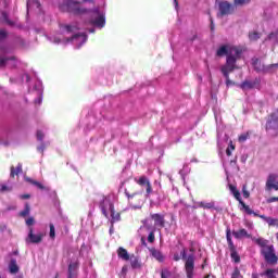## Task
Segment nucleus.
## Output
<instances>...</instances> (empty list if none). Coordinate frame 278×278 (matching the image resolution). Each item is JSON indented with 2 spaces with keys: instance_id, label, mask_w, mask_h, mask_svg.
I'll list each match as a JSON object with an SVG mask.
<instances>
[{
  "instance_id": "1",
  "label": "nucleus",
  "mask_w": 278,
  "mask_h": 278,
  "mask_svg": "<svg viewBox=\"0 0 278 278\" xmlns=\"http://www.w3.org/2000/svg\"><path fill=\"white\" fill-rule=\"evenodd\" d=\"M59 10L61 12H68L70 14H74L75 16H83V14H91L89 20V25H93V27H105V13L101 11L99 8L87 9L81 7L79 1L75 0H63V2L59 5Z\"/></svg>"
},
{
  "instance_id": "2",
  "label": "nucleus",
  "mask_w": 278,
  "mask_h": 278,
  "mask_svg": "<svg viewBox=\"0 0 278 278\" xmlns=\"http://www.w3.org/2000/svg\"><path fill=\"white\" fill-rule=\"evenodd\" d=\"M237 62L238 56H233L232 54H230L227 56L225 65L220 67L222 75L226 79V86H231V84H233V81L229 79V74L238 70V65H236Z\"/></svg>"
},
{
  "instance_id": "3",
  "label": "nucleus",
  "mask_w": 278,
  "mask_h": 278,
  "mask_svg": "<svg viewBox=\"0 0 278 278\" xmlns=\"http://www.w3.org/2000/svg\"><path fill=\"white\" fill-rule=\"evenodd\" d=\"M216 55L217 58H223L226 55V60L227 58H229V55H232V58H237L238 61L242 55V49L238 47H229L228 45H223L217 49Z\"/></svg>"
},
{
  "instance_id": "4",
  "label": "nucleus",
  "mask_w": 278,
  "mask_h": 278,
  "mask_svg": "<svg viewBox=\"0 0 278 278\" xmlns=\"http://www.w3.org/2000/svg\"><path fill=\"white\" fill-rule=\"evenodd\" d=\"M181 260H185V270L188 278L194 277V254L188 255V250L186 248L180 252Z\"/></svg>"
},
{
  "instance_id": "5",
  "label": "nucleus",
  "mask_w": 278,
  "mask_h": 278,
  "mask_svg": "<svg viewBox=\"0 0 278 278\" xmlns=\"http://www.w3.org/2000/svg\"><path fill=\"white\" fill-rule=\"evenodd\" d=\"M226 240L228 244V249L230 251V257L235 262V264H240L241 258L240 254H238V249L236 244H233V239L231 238V228L226 229Z\"/></svg>"
},
{
  "instance_id": "6",
  "label": "nucleus",
  "mask_w": 278,
  "mask_h": 278,
  "mask_svg": "<svg viewBox=\"0 0 278 278\" xmlns=\"http://www.w3.org/2000/svg\"><path fill=\"white\" fill-rule=\"evenodd\" d=\"M261 255H263L266 264H269L270 266H275L278 262V256L275 253V245L269 244L265 249H261Z\"/></svg>"
},
{
  "instance_id": "7",
  "label": "nucleus",
  "mask_w": 278,
  "mask_h": 278,
  "mask_svg": "<svg viewBox=\"0 0 278 278\" xmlns=\"http://www.w3.org/2000/svg\"><path fill=\"white\" fill-rule=\"evenodd\" d=\"M218 10H219V12L217 13L218 17L229 16L233 14V12H236V5H233L229 1H220L218 3Z\"/></svg>"
},
{
  "instance_id": "8",
  "label": "nucleus",
  "mask_w": 278,
  "mask_h": 278,
  "mask_svg": "<svg viewBox=\"0 0 278 278\" xmlns=\"http://www.w3.org/2000/svg\"><path fill=\"white\" fill-rule=\"evenodd\" d=\"M42 238H45L43 232H38L36 235V233H34V228L30 227L28 236L26 238V242H27V244H40V242H42Z\"/></svg>"
},
{
  "instance_id": "9",
  "label": "nucleus",
  "mask_w": 278,
  "mask_h": 278,
  "mask_svg": "<svg viewBox=\"0 0 278 278\" xmlns=\"http://www.w3.org/2000/svg\"><path fill=\"white\" fill-rule=\"evenodd\" d=\"M136 184L138 186L144 187L146 186V194L149 197V194L153 193V187L151 186V180L147 176H140L139 179L135 178Z\"/></svg>"
},
{
  "instance_id": "10",
  "label": "nucleus",
  "mask_w": 278,
  "mask_h": 278,
  "mask_svg": "<svg viewBox=\"0 0 278 278\" xmlns=\"http://www.w3.org/2000/svg\"><path fill=\"white\" fill-rule=\"evenodd\" d=\"M265 190L267 192H271V190L278 191V181H277V175L270 174L267 177L266 184H265Z\"/></svg>"
},
{
  "instance_id": "11",
  "label": "nucleus",
  "mask_w": 278,
  "mask_h": 278,
  "mask_svg": "<svg viewBox=\"0 0 278 278\" xmlns=\"http://www.w3.org/2000/svg\"><path fill=\"white\" fill-rule=\"evenodd\" d=\"M150 218L154 222V227H160L161 229L166 227V219L164 218V215L160 213H151Z\"/></svg>"
},
{
  "instance_id": "12",
  "label": "nucleus",
  "mask_w": 278,
  "mask_h": 278,
  "mask_svg": "<svg viewBox=\"0 0 278 278\" xmlns=\"http://www.w3.org/2000/svg\"><path fill=\"white\" fill-rule=\"evenodd\" d=\"M252 66L256 73L266 74V65L257 58L252 59Z\"/></svg>"
},
{
  "instance_id": "13",
  "label": "nucleus",
  "mask_w": 278,
  "mask_h": 278,
  "mask_svg": "<svg viewBox=\"0 0 278 278\" xmlns=\"http://www.w3.org/2000/svg\"><path fill=\"white\" fill-rule=\"evenodd\" d=\"M232 236L233 238H236V240H242V238H251V235L244 228H241L239 230H233Z\"/></svg>"
},
{
  "instance_id": "14",
  "label": "nucleus",
  "mask_w": 278,
  "mask_h": 278,
  "mask_svg": "<svg viewBox=\"0 0 278 278\" xmlns=\"http://www.w3.org/2000/svg\"><path fill=\"white\" fill-rule=\"evenodd\" d=\"M257 84H260L258 79H255L254 81L244 80L243 83L240 84V88L241 90H253V88H255Z\"/></svg>"
},
{
  "instance_id": "15",
  "label": "nucleus",
  "mask_w": 278,
  "mask_h": 278,
  "mask_svg": "<svg viewBox=\"0 0 278 278\" xmlns=\"http://www.w3.org/2000/svg\"><path fill=\"white\" fill-rule=\"evenodd\" d=\"M129 260H130V266H131L132 270H138V269L142 268V263L140 262V257L131 254Z\"/></svg>"
},
{
  "instance_id": "16",
  "label": "nucleus",
  "mask_w": 278,
  "mask_h": 278,
  "mask_svg": "<svg viewBox=\"0 0 278 278\" xmlns=\"http://www.w3.org/2000/svg\"><path fill=\"white\" fill-rule=\"evenodd\" d=\"M117 257H119V260H124V262H129V258L131 257V255H129V252H127V249L119 247L117 249Z\"/></svg>"
},
{
  "instance_id": "17",
  "label": "nucleus",
  "mask_w": 278,
  "mask_h": 278,
  "mask_svg": "<svg viewBox=\"0 0 278 278\" xmlns=\"http://www.w3.org/2000/svg\"><path fill=\"white\" fill-rule=\"evenodd\" d=\"M150 253L152 255V257H154V260H156V262H164V254L162 253V251L152 248L150 249Z\"/></svg>"
},
{
  "instance_id": "18",
  "label": "nucleus",
  "mask_w": 278,
  "mask_h": 278,
  "mask_svg": "<svg viewBox=\"0 0 278 278\" xmlns=\"http://www.w3.org/2000/svg\"><path fill=\"white\" fill-rule=\"evenodd\" d=\"M262 220H265L267 223L268 227H278V219L268 217L266 215H261Z\"/></svg>"
},
{
  "instance_id": "19",
  "label": "nucleus",
  "mask_w": 278,
  "mask_h": 278,
  "mask_svg": "<svg viewBox=\"0 0 278 278\" xmlns=\"http://www.w3.org/2000/svg\"><path fill=\"white\" fill-rule=\"evenodd\" d=\"M18 270H20V267H18V264L16 263V258H11L9 263V271L11 273V275H16Z\"/></svg>"
},
{
  "instance_id": "20",
  "label": "nucleus",
  "mask_w": 278,
  "mask_h": 278,
  "mask_svg": "<svg viewBox=\"0 0 278 278\" xmlns=\"http://www.w3.org/2000/svg\"><path fill=\"white\" fill-rule=\"evenodd\" d=\"M125 195L127 197L128 203H130V205H136V201H134V199H136V197H142L138 192L130 193L129 190H127V189H125Z\"/></svg>"
},
{
  "instance_id": "21",
  "label": "nucleus",
  "mask_w": 278,
  "mask_h": 278,
  "mask_svg": "<svg viewBox=\"0 0 278 278\" xmlns=\"http://www.w3.org/2000/svg\"><path fill=\"white\" fill-rule=\"evenodd\" d=\"M23 173V164L18 163L16 167L11 166L10 177L14 179L15 175H21Z\"/></svg>"
},
{
  "instance_id": "22",
  "label": "nucleus",
  "mask_w": 278,
  "mask_h": 278,
  "mask_svg": "<svg viewBox=\"0 0 278 278\" xmlns=\"http://www.w3.org/2000/svg\"><path fill=\"white\" fill-rule=\"evenodd\" d=\"M77 268H79V263H70L68 269H67V275H72L74 277H77Z\"/></svg>"
},
{
  "instance_id": "23",
  "label": "nucleus",
  "mask_w": 278,
  "mask_h": 278,
  "mask_svg": "<svg viewBox=\"0 0 278 278\" xmlns=\"http://www.w3.org/2000/svg\"><path fill=\"white\" fill-rule=\"evenodd\" d=\"M26 181L28 184H31V186H36V188H38L39 190H49L48 187H46L45 185H42L41 182H39L38 180H34L29 177L26 178Z\"/></svg>"
},
{
  "instance_id": "24",
  "label": "nucleus",
  "mask_w": 278,
  "mask_h": 278,
  "mask_svg": "<svg viewBox=\"0 0 278 278\" xmlns=\"http://www.w3.org/2000/svg\"><path fill=\"white\" fill-rule=\"evenodd\" d=\"M252 240H253V242H255V244L261 247V249H266V247H270V245H268V240H266L264 238H252Z\"/></svg>"
},
{
  "instance_id": "25",
  "label": "nucleus",
  "mask_w": 278,
  "mask_h": 278,
  "mask_svg": "<svg viewBox=\"0 0 278 278\" xmlns=\"http://www.w3.org/2000/svg\"><path fill=\"white\" fill-rule=\"evenodd\" d=\"M273 123L277 124L278 127V109L269 115L267 125H269V127H273Z\"/></svg>"
},
{
  "instance_id": "26",
  "label": "nucleus",
  "mask_w": 278,
  "mask_h": 278,
  "mask_svg": "<svg viewBox=\"0 0 278 278\" xmlns=\"http://www.w3.org/2000/svg\"><path fill=\"white\" fill-rule=\"evenodd\" d=\"M229 190L233 194L235 199L239 201V203H242V198L240 197V191H238V188L233 185H229Z\"/></svg>"
},
{
  "instance_id": "27",
  "label": "nucleus",
  "mask_w": 278,
  "mask_h": 278,
  "mask_svg": "<svg viewBox=\"0 0 278 278\" xmlns=\"http://www.w3.org/2000/svg\"><path fill=\"white\" fill-rule=\"evenodd\" d=\"M111 223H118V220H121V213H116V211H114V206L111 205Z\"/></svg>"
},
{
  "instance_id": "28",
  "label": "nucleus",
  "mask_w": 278,
  "mask_h": 278,
  "mask_svg": "<svg viewBox=\"0 0 278 278\" xmlns=\"http://www.w3.org/2000/svg\"><path fill=\"white\" fill-rule=\"evenodd\" d=\"M10 60H16V56H11V58L0 56V68H5Z\"/></svg>"
},
{
  "instance_id": "29",
  "label": "nucleus",
  "mask_w": 278,
  "mask_h": 278,
  "mask_svg": "<svg viewBox=\"0 0 278 278\" xmlns=\"http://www.w3.org/2000/svg\"><path fill=\"white\" fill-rule=\"evenodd\" d=\"M260 38H262V35L257 31H252L249 33V40L251 42H257V40H260Z\"/></svg>"
},
{
  "instance_id": "30",
  "label": "nucleus",
  "mask_w": 278,
  "mask_h": 278,
  "mask_svg": "<svg viewBox=\"0 0 278 278\" xmlns=\"http://www.w3.org/2000/svg\"><path fill=\"white\" fill-rule=\"evenodd\" d=\"M30 212L31 206H29V203H26L24 210L20 212V216H22V218H26V216H29Z\"/></svg>"
},
{
  "instance_id": "31",
  "label": "nucleus",
  "mask_w": 278,
  "mask_h": 278,
  "mask_svg": "<svg viewBox=\"0 0 278 278\" xmlns=\"http://www.w3.org/2000/svg\"><path fill=\"white\" fill-rule=\"evenodd\" d=\"M278 71V63L266 65L265 74L276 73Z\"/></svg>"
},
{
  "instance_id": "32",
  "label": "nucleus",
  "mask_w": 278,
  "mask_h": 278,
  "mask_svg": "<svg viewBox=\"0 0 278 278\" xmlns=\"http://www.w3.org/2000/svg\"><path fill=\"white\" fill-rule=\"evenodd\" d=\"M142 225L144 227V229H147V231H155V227L156 226H152L150 223H149V218H146L142 220Z\"/></svg>"
},
{
  "instance_id": "33",
  "label": "nucleus",
  "mask_w": 278,
  "mask_h": 278,
  "mask_svg": "<svg viewBox=\"0 0 278 278\" xmlns=\"http://www.w3.org/2000/svg\"><path fill=\"white\" fill-rule=\"evenodd\" d=\"M251 0H233L235 8H242L243 5H249Z\"/></svg>"
},
{
  "instance_id": "34",
  "label": "nucleus",
  "mask_w": 278,
  "mask_h": 278,
  "mask_svg": "<svg viewBox=\"0 0 278 278\" xmlns=\"http://www.w3.org/2000/svg\"><path fill=\"white\" fill-rule=\"evenodd\" d=\"M232 151H236V144H233V141H229V146H228V148L226 149V155L228 156V157H231V153H232Z\"/></svg>"
},
{
  "instance_id": "35",
  "label": "nucleus",
  "mask_w": 278,
  "mask_h": 278,
  "mask_svg": "<svg viewBox=\"0 0 278 278\" xmlns=\"http://www.w3.org/2000/svg\"><path fill=\"white\" fill-rule=\"evenodd\" d=\"M199 206L203 207V210H212L214 207V202H200Z\"/></svg>"
},
{
  "instance_id": "36",
  "label": "nucleus",
  "mask_w": 278,
  "mask_h": 278,
  "mask_svg": "<svg viewBox=\"0 0 278 278\" xmlns=\"http://www.w3.org/2000/svg\"><path fill=\"white\" fill-rule=\"evenodd\" d=\"M239 203H240V205H242L244 212H247L250 216H251V214H253V210L249 205H247V203H244V201H241Z\"/></svg>"
},
{
  "instance_id": "37",
  "label": "nucleus",
  "mask_w": 278,
  "mask_h": 278,
  "mask_svg": "<svg viewBox=\"0 0 278 278\" xmlns=\"http://www.w3.org/2000/svg\"><path fill=\"white\" fill-rule=\"evenodd\" d=\"M249 132H244L242 135L239 136L238 140L239 142L243 143V142H247V140H249Z\"/></svg>"
},
{
  "instance_id": "38",
  "label": "nucleus",
  "mask_w": 278,
  "mask_h": 278,
  "mask_svg": "<svg viewBox=\"0 0 278 278\" xmlns=\"http://www.w3.org/2000/svg\"><path fill=\"white\" fill-rule=\"evenodd\" d=\"M148 242H150V244H153V242H155V230L150 231L148 236Z\"/></svg>"
},
{
  "instance_id": "39",
  "label": "nucleus",
  "mask_w": 278,
  "mask_h": 278,
  "mask_svg": "<svg viewBox=\"0 0 278 278\" xmlns=\"http://www.w3.org/2000/svg\"><path fill=\"white\" fill-rule=\"evenodd\" d=\"M49 227H50V238L51 240H55V226L53 224H50Z\"/></svg>"
},
{
  "instance_id": "40",
  "label": "nucleus",
  "mask_w": 278,
  "mask_h": 278,
  "mask_svg": "<svg viewBox=\"0 0 278 278\" xmlns=\"http://www.w3.org/2000/svg\"><path fill=\"white\" fill-rule=\"evenodd\" d=\"M0 192H12V186L1 185Z\"/></svg>"
},
{
  "instance_id": "41",
  "label": "nucleus",
  "mask_w": 278,
  "mask_h": 278,
  "mask_svg": "<svg viewBox=\"0 0 278 278\" xmlns=\"http://www.w3.org/2000/svg\"><path fill=\"white\" fill-rule=\"evenodd\" d=\"M168 277H170V270H168L167 268L162 269L161 278H168Z\"/></svg>"
},
{
  "instance_id": "42",
  "label": "nucleus",
  "mask_w": 278,
  "mask_h": 278,
  "mask_svg": "<svg viewBox=\"0 0 278 278\" xmlns=\"http://www.w3.org/2000/svg\"><path fill=\"white\" fill-rule=\"evenodd\" d=\"M8 38V31L3 28H0V40H5Z\"/></svg>"
},
{
  "instance_id": "43",
  "label": "nucleus",
  "mask_w": 278,
  "mask_h": 278,
  "mask_svg": "<svg viewBox=\"0 0 278 278\" xmlns=\"http://www.w3.org/2000/svg\"><path fill=\"white\" fill-rule=\"evenodd\" d=\"M231 278H240V269L238 267L233 269Z\"/></svg>"
},
{
  "instance_id": "44",
  "label": "nucleus",
  "mask_w": 278,
  "mask_h": 278,
  "mask_svg": "<svg viewBox=\"0 0 278 278\" xmlns=\"http://www.w3.org/2000/svg\"><path fill=\"white\" fill-rule=\"evenodd\" d=\"M37 140H39L40 142L45 140V132H42V130L37 131Z\"/></svg>"
},
{
  "instance_id": "45",
  "label": "nucleus",
  "mask_w": 278,
  "mask_h": 278,
  "mask_svg": "<svg viewBox=\"0 0 278 278\" xmlns=\"http://www.w3.org/2000/svg\"><path fill=\"white\" fill-rule=\"evenodd\" d=\"M80 36L84 37V39L86 40V35H84V34H75L74 36H72V37L68 39V42H71V41H73V40L79 38Z\"/></svg>"
},
{
  "instance_id": "46",
  "label": "nucleus",
  "mask_w": 278,
  "mask_h": 278,
  "mask_svg": "<svg viewBox=\"0 0 278 278\" xmlns=\"http://www.w3.org/2000/svg\"><path fill=\"white\" fill-rule=\"evenodd\" d=\"M35 223L36 220L34 219V217H29L26 219L27 227H31Z\"/></svg>"
},
{
  "instance_id": "47",
  "label": "nucleus",
  "mask_w": 278,
  "mask_h": 278,
  "mask_svg": "<svg viewBox=\"0 0 278 278\" xmlns=\"http://www.w3.org/2000/svg\"><path fill=\"white\" fill-rule=\"evenodd\" d=\"M278 201V197H270L266 200L267 204L275 203Z\"/></svg>"
},
{
  "instance_id": "48",
  "label": "nucleus",
  "mask_w": 278,
  "mask_h": 278,
  "mask_svg": "<svg viewBox=\"0 0 278 278\" xmlns=\"http://www.w3.org/2000/svg\"><path fill=\"white\" fill-rule=\"evenodd\" d=\"M64 29H66L67 34H72L73 29H75V27H73L72 25H65Z\"/></svg>"
},
{
  "instance_id": "49",
  "label": "nucleus",
  "mask_w": 278,
  "mask_h": 278,
  "mask_svg": "<svg viewBox=\"0 0 278 278\" xmlns=\"http://www.w3.org/2000/svg\"><path fill=\"white\" fill-rule=\"evenodd\" d=\"M249 197H251V193L247 189L243 188V198L249 199Z\"/></svg>"
},
{
  "instance_id": "50",
  "label": "nucleus",
  "mask_w": 278,
  "mask_h": 278,
  "mask_svg": "<svg viewBox=\"0 0 278 278\" xmlns=\"http://www.w3.org/2000/svg\"><path fill=\"white\" fill-rule=\"evenodd\" d=\"M21 199L25 200V199H31V195L29 193L26 194H22L20 195Z\"/></svg>"
},
{
  "instance_id": "51",
  "label": "nucleus",
  "mask_w": 278,
  "mask_h": 278,
  "mask_svg": "<svg viewBox=\"0 0 278 278\" xmlns=\"http://www.w3.org/2000/svg\"><path fill=\"white\" fill-rule=\"evenodd\" d=\"M7 25H9L10 27H14V25H16V23H14L13 21L11 20H7Z\"/></svg>"
},
{
  "instance_id": "52",
  "label": "nucleus",
  "mask_w": 278,
  "mask_h": 278,
  "mask_svg": "<svg viewBox=\"0 0 278 278\" xmlns=\"http://www.w3.org/2000/svg\"><path fill=\"white\" fill-rule=\"evenodd\" d=\"M275 36H277V34L270 33V34L267 36L266 40H273V38H274Z\"/></svg>"
},
{
  "instance_id": "53",
  "label": "nucleus",
  "mask_w": 278,
  "mask_h": 278,
  "mask_svg": "<svg viewBox=\"0 0 278 278\" xmlns=\"http://www.w3.org/2000/svg\"><path fill=\"white\" fill-rule=\"evenodd\" d=\"M2 18L4 20L5 23L10 21V17H8V13H2Z\"/></svg>"
},
{
  "instance_id": "54",
  "label": "nucleus",
  "mask_w": 278,
  "mask_h": 278,
  "mask_svg": "<svg viewBox=\"0 0 278 278\" xmlns=\"http://www.w3.org/2000/svg\"><path fill=\"white\" fill-rule=\"evenodd\" d=\"M181 260V256L179 254H174V262H179Z\"/></svg>"
},
{
  "instance_id": "55",
  "label": "nucleus",
  "mask_w": 278,
  "mask_h": 278,
  "mask_svg": "<svg viewBox=\"0 0 278 278\" xmlns=\"http://www.w3.org/2000/svg\"><path fill=\"white\" fill-rule=\"evenodd\" d=\"M102 214L105 216V218H108V211L104 208V206H102Z\"/></svg>"
},
{
  "instance_id": "56",
  "label": "nucleus",
  "mask_w": 278,
  "mask_h": 278,
  "mask_svg": "<svg viewBox=\"0 0 278 278\" xmlns=\"http://www.w3.org/2000/svg\"><path fill=\"white\" fill-rule=\"evenodd\" d=\"M211 31H214V20L211 18Z\"/></svg>"
},
{
  "instance_id": "57",
  "label": "nucleus",
  "mask_w": 278,
  "mask_h": 278,
  "mask_svg": "<svg viewBox=\"0 0 278 278\" xmlns=\"http://www.w3.org/2000/svg\"><path fill=\"white\" fill-rule=\"evenodd\" d=\"M122 273H124V275L127 274V266L122 267Z\"/></svg>"
},
{
  "instance_id": "58",
  "label": "nucleus",
  "mask_w": 278,
  "mask_h": 278,
  "mask_svg": "<svg viewBox=\"0 0 278 278\" xmlns=\"http://www.w3.org/2000/svg\"><path fill=\"white\" fill-rule=\"evenodd\" d=\"M252 278H260V275L257 273H253Z\"/></svg>"
},
{
  "instance_id": "59",
  "label": "nucleus",
  "mask_w": 278,
  "mask_h": 278,
  "mask_svg": "<svg viewBox=\"0 0 278 278\" xmlns=\"http://www.w3.org/2000/svg\"><path fill=\"white\" fill-rule=\"evenodd\" d=\"M0 51H1V53H8V51L3 47H0Z\"/></svg>"
},
{
  "instance_id": "60",
  "label": "nucleus",
  "mask_w": 278,
  "mask_h": 278,
  "mask_svg": "<svg viewBox=\"0 0 278 278\" xmlns=\"http://www.w3.org/2000/svg\"><path fill=\"white\" fill-rule=\"evenodd\" d=\"M141 244H143V247H147V241H144V238H141Z\"/></svg>"
},
{
  "instance_id": "61",
  "label": "nucleus",
  "mask_w": 278,
  "mask_h": 278,
  "mask_svg": "<svg viewBox=\"0 0 278 278\" xmlns=\"http://www.w3.org/2000/svg\"><path fill=\"white\" fill-rule=\"evenodd\" d=\"M252 214H253V216H256L257 218H262V217H261L262 215H260V214L255 213L254 211H253V213H252Z\"/></svg>"
},
{
  "instance_id": "62",
  "label": "nucleus",
  "mask_w": 278,
  "mask_h": 278,
  "mask_svg": "<svg viewBox=\"0 0 278 278\" xmlns=\"http://www.w3.org/2000/svg\"><path fill=\"white\" fill-rule=\"evenodd\" d=\"M85 3H94V0H83Z\"/></svg>"
},
{
  "instance_id": "63",
  "label": "nucleus",
  "mask_w": 278,
  "mask_h": 278,
  "mask_svg": "<svg viewBox=\"0 0 278 278\" xmlns=\"http://www.w3.org/2000/svg\"><path fill=\"white\" fill-rule=\"evenodd\" d=\"M67 278H77V276H73L71 274H67Z\"/></svg>"
},
{
  "instance_id": "64",
  "label": "nucleus",
  "mask_w": 278,
  "mask_h": 278,
  "mask_svg": "<svg viewBox=\"0 0 278 278\" xmlns=\"http://www.w3.org/2000/svg\"><path fill=\"white\" fill-rule=\"evenodd\" d=\"M193 40H197V35H193V37L191 38V42H193Z\"/></svg>"
}]
</instances>
